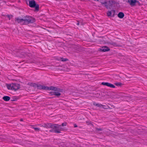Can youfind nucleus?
I'll use <instances>...</instances> for the list:
<instances>
[{
	"label": "nucleus",
	"instance_id": "obj_7",
	"mask_svg": "<svg viewBox=\"0 0 147 147\" xmlns=\"http://www.w3.org/2000/svg\"><path fill=\"white\" fill-rule=\"evenodd\" d=\"M99 1L102 5H104L106 8H108V5L107 4H108L106 0H100Z\"/></svg>",
	"mask_w": 147,
	"mask_h": 147
},
{
	"label": "nucleus",
	"instance_id": "obj_3",
	"mask_svg": "<svg viewBox=\"0 0 147 147\" xmlns=\"http://www.w3.org/2000/svg\"><path fill=\"white\" fill-rule=\"evenodd\" d=\"M7 87L8 89L16 90L20 88V85L18 84L12 83L10 85H7Z\"/></svg>",
	"mask_w": 147,
	"mask_h": 147
},
{
	"label": "nucleus",
	"instance_id": "obj_5",
	"mask_svg": "<svg viewBox=\"0 0 147 147\" xmlns=\"http://www.w3.org/2000/svg\"><path fill=\"white\" fill-rule=\"evenodd\" d=\"M42 89L46 90H50L55 91H57L59 90L57 88L53 86H51L50 87H48L47 86H42Z\"/></svg>",
	"mask_w": 147,
	"mask_h": 147
},
{
	"label": "nucleus",
	"instance_id": "obj_28",
	"mask_svg": "<svg viewBox=\"0 0 147 147\" xmlns=\"http://www.w3.org/2000/svg\"><path fill=\"white\" fill-rule=\"evenodd\" d=\"M82 24H83L82 22H79L78 21V22L77 23V25H82Z\"/></svg>",
	"mask_w": 147,
	"mask_h": 147
},
{
	"label": "nucleus",
	"instance_id": "obj_30",
	"mask_svg": "<svg viewBox=\"0 0 147 147\" xmlns=\"http://www.w3.org/2000/svg\"><path fill=\"white\" fill-rule=\"evenodd\" d=\"M74 127H77V125H76V124H74Z\"/></svg>",
	"mask_w": 147,
	"mask_h": 147
},
{
	"label": "nucleus",
	"instance_id": "obj_4",
	"mask_svg": "<svg viewBox=\"0 0 147 147\" xmlns=\"http://www.w3.org/2000/svg\"><path fill=\"white\" fill-rule=\"evenodd\" d=\"M29 5L31 7H35L36 10L38 11L39 9V5L36 4L35 1L33 0L29 1Z\"/></svg>",
	"mask_w": 147,
	"mask_h": 147
},
{
	"label": "nucleus",
	"instance_id": "obj_6",
	"mask_svg": "<svg viewBox=\"0 0 147 147\" xmlns=\"http://www.w3.org/2000/svg\"><path fill=\"white\" fill-rule=\"evenodd\" d=\"M127 2L131 6L135 5L136 3H139L138 1L136 0H128Z\"/></svg>",
	"mask_w": 147,
	"mask_h": 147
},
{
	"label": "nucleus",
	"instance_id": "obj_22",
	"mask_svg": "<svg viewBox=\"0 0 147 147\" xmlns=\"http://www.w3.org/2000/svg\"><path fill=\"white\" fill-rule=\"evenodd\" d=\"M108 82H102V83L101 84L102 85L107 86L108 85Z\"/></svg>",
	"mask_w": 147,
	"mask_h": 147
},
{
	"label": "nucleus",
	"instance_id": "obj_33",
	"mask_svg": "<svg viewBox=\"0 0 147 147\" xmlns=\"http://www.w3.org/2000/svg\"><path fill=\"white\" fill-rule=\"evenodd\" d=\"M20 121H23V120L22 119H20Z\"/></svg>",
	"mask_w": 147,
	"mask_h": 147
},
{
	"label": "nucleus",
	"instance_id": "obj_1",
	"mask_svg": "<svg viewBox=\"0 0 147 147\" xmlns=\"http://www.w3.org/2000/svg\"><path fill=\"white\" fill-rule=\"evenodd\" d=\"M15 20V22L22 25H27L35 22V19L34 18L28 16H26L22 19H20L18 18H16Z\"/></svg>",
	"mask_w": 147,
	"mask_h": 147
},
{
	"label": "nucleus",
	"instance_id": "obj_19",
	"mask_svg": "<svg viewBox=\"0 0 147 147\" xmlns=\"http://www.w3.org/2000/svg\"><path fill=\"white\" fill-rule=\"evenodd\" d=\"M33 128L35 131H40V128H38L37 127H33Z\"/></svg>",
	"mask_w": 147,
	"mask_h": 147
},
{
	"label": "nucleus",
	"instance_id": "obj_12",
	"mask_svg": "<svg viewBox=\"0 0 147 147\" xmlns=\"http://www.w3.org/2000/svg\"><path fill=\"white\" fill-rule=\"evenodd\" d=\"M107 86L111 88H115V86L114 85L109 83H108Z\"/></svg>",
	"mask_w": 147,
	"mask_h": 147
},
{
	"label": "nucleus",
	"instance_id": "obj_20",
	"mask_svg": "<svg viewBox=\"0 0 147 147\" xmlns=\"http://www.w3.org/2000/svg\"><path fill=\"white\" fill-rule=\"evenodd\" d=\"M96 106L99 107H101L103 106L102 105L99 103H97V104L96 105Z\"/></svg>",
	"mask_w": 147,
	"mask_h": 147
},
{
	"label": "nucleus",
	"instance_id": "obj_31",
	"mask_svg": "<svg viewBox=\"0 0 147 147\" xmlns=\"http://www.w3.org/2000/svg\"><path fill=\"white\" fill-rule=\"evenodd\" d=\"M97 103H96L95 102H94L93 103V105H94L96 106V105L97 104Z\"/></svg>",
	"mask_w": 147,
	"mask_h": 147
},
{
	"label": "nucleus",
	"instance_id": "obj_9",
	"mask_svg": "<svg viewBox=\"0 0 147 147\" xmlns=\"http://www.w3.org/2000/svg\"><path fill=\"white\" fill-rule=\"evenodd\" d=\"M26 55L27 54L24 53H22L18 55L19 57L21 58H23L24 57H25Z\"/></svg>",
	"mask_w": 147,
	"mask_h": 147
},
{
	"label": "nucleus",
	"instance_id": "obj_23",
	"mask_svg": "<svg viewBox=\"0 0 147 147\" xmlns=\"http://www.w3.org/2000/svg\"><path fill=\"white\" fill-rule=\"evenodd\" d=\"M107 3L108 4H107L108 5L109 8V6L111 5L112 4L111 3V2L110 1H109L108 2H107Z\"/></svg>",
	"mask_w": 147,
	"mask_h": 147
},
{
	"label": "nucleus",
	"instance_id": "obj_2",
	"mask_svg": "<svg viewBox=\"0 0 147 147\" xmlns=\"http://www.w3.org/2000/svg\"><path fill=\"white\" fill-rule=\"evenodd\" d=\"M41 126L46 128H51L52 129L50 130L49 131L50 132L57 133H60V131H62L63 129V128L60 127V125H59L56 124L45 123Z\"/></svg>",
	"mask_w": 147,
	"mask_h": 147
},
{
	"label": "nucleus",
	"instance_id": "obj_26",
	"mask_svg": "<svg viewBox=\"0 0 147 147\" xmlns=\"http://www.w3.org/2000/svg\"><path fill=\"white\" fill-rule=\"evenodd\" d=\"M30 85L31 86H33L34 87V86H36V84H35V83H31Z\"/></svg>",
	"mask_w": 147,
	"mask_h": 147
},
{
	"label": "nucleus",
	"instance_id": "obj_8",
	"mask_svg": "<svg viewBox=\"0 0 147 147\" xmlns=\"http://www.w3.org/2000/svg\"><path fill=\"white\" fill-rule=\"evenodd\" d=\"M100 50L102 52H106L110 50V49L106 46L102 47L100 49Z\"/></svg>",
	"mask_w": 147,
	"mask_h": 147
},
{
	"label": "nucleus",
	"instance_id": "obj_24",
	"mask_svg": "<svg viewBox=\"0 0 147 147\" xmlns=\"http://www.w3.org/2000/svg\"><path fill=\"white\" fill-rule=\"evenodd\" d=\"M111 13L113 14V16H114L115 13V10H112L111 11Z\"/></svg>",
	"mask_w": 147,
	"mask_h": 147
},
{
	"label": "nucleus",
	"instance_id": "obj_35",
	"mask_svg": "<svg viewBox=\"0 0 147 147\" xmlns=\"http://www.w3.org/2000/svg\"><path fill=\"white\" fill-rule=\"evenodd\" d=\"M94 0L96 1H99V0Z\"/></svg>",
	"mask_w": 147,
	"mask_h": 147
},
{
	"label": "nucleus",
	"instance_id": "obj_13",
	"mask_svg": "<svg viewBox=\"0 0 147 147\" xmlns=\"http://www.w3.org/2000/svg\"><path fill=\"white\" fill-rule=\"evenodd\" d=\"M95 129L96 131H102L103 130L102 128H98L97 127L95 128Z\"/></svg>",
	"mask_w": 147,
	"mask_h": 147
},
{
	"label": "nucleus",
	"instance_id": "obj_11",
	"mask_svg": "<svg viewBox=\"0 0 147 147\" xmlns=\"http://www.w3.org/2000/svg\"><path fill=\"white\" fill-rule=\"evenodd\" d=\"M3 99L5 101H8L9 100L10 98L9 96H5L3 98Z\"/></svg>",
	"mask_w": 147,
	"mask_h": 147
},
{
	"label": "nucleus",
	"instance_id": "obj_25",
	"mask_svg": "<svg viewBox=\"0 0 147 147\" xmlns=\"http://www.w3.org/2000/svg\"><path fill=\"white\" fill-rule=\"evenodd\" d=\"M115 84L117 86H121L122 85V84L120 83H116Z\"/></svg>",
	"mask_w": 147,
	"mask_h": 147
},
{
	"label": "nucleus",
	"instance_id": "obj_29",
	"mask_svg": "<svg viewBox=\"0 0 147 147\" xmlns=\"http://www.w3.org/2000/svg\"><path fill=\"white\" fill-rule=\"evenodd\" d=\"M67 125V123H63L62 124H61V125L62 126H66Z\"/></svg>",
	"mask_w": 147,
	"mask_h": 147
},
{
	"label": "nucleus",
	"instance_id": "obj_18",
	"mask_svg": "<svg viewBox=\"0 0 147 147\" xmlns=\"http://www.w3.org/2000/svg\"><path fill=\"white\" fill-rule=\"evenodd\" d=\"M6 17L8 18L9 20H10L11 18H12L13 17V16L12 15H6Z\"/></svg>",
	"mask_w": 147,
	"mask_h": 147
},
{
	"label": "nucleus",
	"instance_id": "obj_27",
	"mask_svg": "<svg viewBox=\"0 0 147 147\" xmlns=\"http://www.w3.org/2000/svg\"><path fill=\"white\" fill-rule=\"evenodd\" d=\"M38 88L39 89H42V85H39V86H37Z\"/></svg>",
	"mask_w": 147,
	"mask_h": 147
},
{
	"label": "nucleus",
	"instance_id": "obj_16",
	"mask_svg": "<svg viewBox=\"0 0 147 147\" xmlns=\"http://www.w3.org/2000/svg\"><path fill=\"white\" fill-rule=\"evenodd\" d=\"M86 122L88 125H91L93 126H94L91 123V122L90 121H86Z\"/></svg>",
	"mask_w": 147,
	"mask_h": 147
},
{
	"label": "nucleus",
	"instance_id": "obj_10",
	"mask_svg": "<svg viewBox=\"0 0 147 147\" xmlns=\"http://www.w3.org/2000/svg\"><path fill=\"white\" fill-rule=\"evenodd\" d=\"M124 16V14L122 12H120L118 14V16L120 18H122Z\"/></svg>",
	"mask_w": 147,
	"mask_h": 147
},
{
	"label": "nucleus",
	"instance_id": "obj_21",
	"mask_svg": "<svg viewBox=\"0 0 147 147\" xmlns=\"http://www.w3.org/2000/svg\"><path fill=\"white\" fill-rule=\"evenodd\" d=\"M112 14L111 11H109L107 13V15L108 16H110Z\"/></svg>",
	"mask_w": 147,
	"mask_h": 147
},
{
	"label": "nucleus",
	"instance_id": "obj_17",
	"mask_svg": "<svg viewBox=\"0 0 147 147\" xmlns=\"http://www.w3.org/2000/svg\"><path fill=\"white\" fill-rule=\"evenodd\" d=\"M60 59L61 61H66L68 60L66 58H61Z\"/></svg>",
	"mask_w": 147,
	"mask_h": 147
},
{
	"label": "nucleus",
	"instance_id": "obj_32",
	"mask_svg": "<svg viewBox=\"0 0 147 147\" xmlns=\"http://www.w3.org/2000/svg\"><path fill=\"white\" fill-rule=\"evenodd\" d=\"M103 109H108V108H106V107L105 108V107H103Z\"/></svg>",
	"mask_w": 147,
	"mask_h": 147
},
{
	"label": "nucleus",
	"instance_id": "obj_15",
	"mask_svg": "<svg viewBox=\"0 0 147 147\" xmlns=\"http://www.w3.org/2000/svg\"><path fill=\"white\" fill-rule=\"evenodd\" d=\"M53 94L56 96H59L61 95V94L59 92H55Z\"/></svg>",
	"mask_w": 147,
	"mask_h": 147
},
{
	"label": "nucleus",
	"instance_id": "obj_34",
	"mask_svg": "<svg viewBox=\"0 0 147 147\" xmlns=\"http://www.w3.org/2000/svg\"><path fill=\"white\" fill-rule=\"evenodd\" d=\"M108 109H111V108L109 107H108Z\"/></svg>",
	"mask_w": 147,
	"mask_h": 147
},
{
	"label": "nucleus",
	"instance_id": "obj_14",
	"mask_svg": "<svg viewBox=\"0 0 147 147\" xmlns=\"http://www.w3.org/2000/svg\"><path fill=\"white\" fill-rule=\"evenodd\" d=\"M109 43L111 45H112L115 46H117V43L116 42H110Z\"/></svg>",
	"mask_w": 147,
	"mask_h": 147
},
{
	"label": "nucleus",
	"instance_id": "obj_36",
	"mask_svg": "<svg viewBox=\"0 0 147 147\" xmlns=\"http://www.w3.org/2000/svg\"><path fill=\"white\" fill-rule=\"evenodd\" d=\"M111 107H113L114 108H115V106H114L113 105L111 106Z\"/></svg>",
	"mask_w": 147,
	"mask_h": 147
}]
</instances>
